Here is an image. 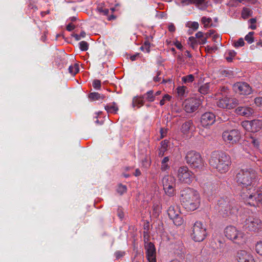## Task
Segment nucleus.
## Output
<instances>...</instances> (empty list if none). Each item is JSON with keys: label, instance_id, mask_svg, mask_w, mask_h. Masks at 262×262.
<instances>
[{"label": "nucleus", "instance_id": "f257e3e1", "mask_svg": "<svg viewBox=\"0 0 262 262\" xmlns=\"http://www.w3.org/2000/svg\"><path fill=\"white\" fill-rule=\"evenodd\" d=\"M210 165L220 173H225L230 168L231 159L227 154L222 151H214L209 159Z\"/></svg>", "mask_w": 262, "mask_h": 262}, {"label": "nucleus", "instance_id": "f03ea898", "mask_svg": "<svg viewBox=\"0 0 262 262\" xmlns=\"http://www.w3.org/2000/svg\"><path fill=\"white\" fill-rule=\"evenodd\" d=\"M180 200L187 210L192 211L200 206L201 198L198 191L187 187L181 191Z\"/></svg>", "mask_w": 262, "mask_h": 262}, {"label": "nucleus", "instance_id": "7ed1b4c3", "mask_svg": "<svg viewBox=\"0 0 262 262\" xmlns=\"http://www.w3.org/2000/svg\"><path fill=\"white\" fill-rule=\"evenodd\" d=\"M257 178V173L252 168L240 170L236 176V182L243 188H253Z\"/></svg>", "mask_w": 262, "mask_h": 262}, {"label": "nucleus", "instance_id": "20e7f679", "mask_svg": "<svg viewBox=\"0 0 262 262\" xmlns=\"http://www.w3.org/2000/svg\"><path fill=\"white\" fill-rule=\"evenodd\" d=\"M224 234L228 239L236 244H243L245 242L244 233L234 226H227L224 229Z\"/></svg>", "mask_w": 262, "mask_h": 262}, {"label": "nucleus", "instance_id": "39448f33", "mask_svg": "<svg viewBox=\"0 0 262 262\" xmlns=\"http://www.w3.org/2000/svg\"><path fill=\"white\" fill-rule=\"evenodd\" d=\"M185 159L186 163L193 169H200L204 166L201 155L195 151H188L186 155Z\"/></svg>", "mask_w": 262, "mask_h": 262}, {"label": "nucleus", "instance_id": "423d86ee", "mask_svg": "<svg viewBox=\"0 0 262 262\" xmlns=\"http://www.w3.org/2000/svg\"><path fill=\"white\" fill-rule=\"evenodd\" d=\"M251 188L247 189V192L243 193V199L247 205L254 207L259 206L262 204L261 199L258 195L257 189L252 190Z\"/></svg>", "mask_w": 262, "mask_h": 262}, {"label": "nucleus", "instance_id": "0eeeda50", "mask_svg": "<svg viewBox=\"0 0 262 262\" xmlns=\"http://www.w3.org/2000/svg\"><path fill=\"white\" fill-rule=\"evenodd\" d=\"M176 177L180 183L190 184L194 180L195 175L187 166H183L178 169Z\"/></svg>", "mask_w": 262, "mask_h": 262}, {"label": "nucleus", "instance_id": "6e6552de", "mask_svg": "<svg viewBox=\"0 0 262 262\" xmlns=\"http://www.w3.org/2000/svg\"><path fill=\"white\" fill-rule=\"evenodd\" d=\"M219 213L224 217H226L230 215L235 213L237 209L234 204L228 201L222 200L219 202Z\"/></svg>", "mask_w": 262, "mask_h": 262}, {"label": "nucleus", "instance_id": "1a4fd4ad", "mask_svg": "<svg viewBox=\"0 0 262 262\" xmlns=\"http://www.w3.org/2000/svg\"><path fill=\"white\" fill-rule=\"evenodd\" d=\"M207 235L206 230L203 224L200 222H196L192 227L191 236L192 238L197 242L203 241Z\"/></svg>", "mask_w": 262, "mask_h": 262}, {"label": "nucleus", "instance_id": "9d476101", "mask_svg": "<svg viewBox=\"0 0 262 262\" xmlns=\"http://www.w3.org/2000/svg\"><path fill=\"white\" fill-rule=\"evenodd\" d=\"M163 189L165 193L169 196L176 194V179L170 175L164 176L162 180Z\"/></svg>", "mask_w": 262, "mask_h": 262}, {"label": "nucleus", "instance_id": "9b49d317", "mask_svg": "<svg viewBox=\"0 0 262 262\" xmlns=\"http://www.w3.org/2000/svg\"><path fill=\"white\" fill-rule=\"evenodd\" d=\"M222 137L223 141L227 144L234 145L239 142L241 135L238 130L233 129L223 132Z\"/></svg>", "mask_w": 262, "mask_h": 262}, {"label": "nucleus", "instance_id": "f8f14e48", "mask_svg": "<svg viewBox=\"0 0 262 262\" xmlns=\"http://www.w3.org/2000/svg\"><path fill=\"white\" fill-rule=\"evenodd\" d=\"M245 225L250 231H257L262 228V222L256 217L248 216L245 221Z\"/></svg>", "mask_w": 262, "mask_h": 262}, {"label": "nucleus", "instance_id": "ddd939ff", "mask_svg": "<svg viewBox=\"0 0 262 262\" xmlns=\"http://www.w3.org/2000/svg\"><path fill=\"white\" fill-rule=\"evenodd\" d=\"M238 100L234 98H229L226 96L220 99L217 102V106L220 108L232 109L238 104Z\"/></svg>", "mask_w": 262, "mask_h": 262}, {"label": "nucleus", "instance_id": "4468645a", "mask_svg": "<svg viewBox=\"0 0 262 262\" xmlns=\"http://www.w3.org/2000/svg\"><path fill=\"white\" fill-rule=\"evenodd\" d=\"M167 213L169 218L172 220L176 226L181 225L183 220L180 216V212L177 207L171 206L167 210Z\"/></svg>", "mask_w": 262, "mask_h": 262}, {"label": "nucleus", "instance_id": "2eb2a0df", "mask_svg": "<svg viewBox=\"0 0 262 262\" xmlns=\"http://www.w3.org/2000/svg\"><path fill=\"white\" fill-rule=\"evenodd\" d=\"M242 125L246 130L254 133L260 129L262 127V122L260 120L245 121L242 123Z\"/></svg>", "mask_w": 262, "mask_h": 262}, {"label": "nucleus", "instance_id": "dca6fc26", "mask_svg": "<svg viewBox=\"0 0 262 262\" xmlns=\"http://www.w3.org/2000/svg\"><path fill=\"white\" fill-rule=\"evenodd\" d=\"M234 92L240 95H248L252 93V88L245 82H236L233 85Z\"/></svg>", "mask_w": 262, "mask_h": 262}, {"label": "nucleus", "instance_id": "f3484780", "mask_svg": "<svg viewBox=\"0 0 262 262\" xmlns=\"http://www.w3.org/2000/svg\"><path fill=\"white\" fill-rule=\"evenodd\" d=\"M200 105V100L194 98H190L185 100L183 103L185 111L188 113L195 112L197 110Z\"/></svg>", "mask_w": 262, "mask_h": 262}, {"label": "nucleus", "instance_id": "a211bd4d", "mask_svg": "<svg viewBox=\"0 0 262 262\" xmlns=\"http://www.w3.org/2000/svg\"><path fill=\"white\" fill-rule=\"evenodd\" d=\"M146 256L148 262H156V252L154 245L148 243L145 245Z\"/></svg>", "mask_w": 262, "mask_h": 262}, {"label": "nucleus", "instance_id": "6ab92c4d", "mask_svg": "<svg viewBox=\"0 0 262 262\" xmlns=\"http://www.w3.org/2000/svg\"><path fill=\"white\" fill-rule=\"evenodd\" d=\"M215 121V115L211 112L203 114L201 117V124L205 127L212 125Z\"/></svg>", "mask_w": 262, "mask_h": 262}, {"label": "nucleus", "instance_id": "aec40b11", "mask_svg": "<svg viewBox=\"0 0 262 262\" xmlns=\"http://www.w3.org/2000/svg\"><path fill=\"white\" fill-rule=\"evenodd\" d=\"M237 257L238 262H255L253 255L245 250H239Z\"/></svg>", "mask_w": 262, "mask_h": 262}, {"label": "nucleus", "instance_id": "412c9836", "mask_svg": "<svg viewBox=\"0 0 262 262\" xmlns=\"http://www.w3.org/2000/svg\"><path fill=\"white\" fill-rule=\"evenodd\" d=\"M235 113L241 116L249 117L253 113V110L248 106H239L236 108Z\"/></svg>", "mask_w": 262, "mask_h": 262}, {"label": "nucleus", "instance_id": "4be33fe9", "mask_svg": "<svg viewBox=\"0 0 262 262\" xmlns=\"http://www.w3.org/2000/svg\"><path fill=\"white\" fill-rule=\"evenodd\" d=\"M194 127L192 122L191 121H188L182 124L181 130L183 134L188 136L194 130Z\"/></svg>", "mask_w": 262, "mask_h": 262}, {"label": "nucleus", "instance_id": "5701e85b", "mask_svg": "<svg viewBox=\"0 0 262 262\" xmlns=\"http://www.w3.org/2000/svg\"><path fill=\"white\" fill-rule=\"evenodd\" d=\"M104 108L108 113L116 114L118 111V107L115 102L107 104L105 106Z\"/></svg>", "mask_w": 262, "mask_h": 262}, {"label": "nucleus", "instance_id": "b1692460", "mask_svg": "<svg viewBox=\"0 0 262 262\" xmlns=\"http://www.w3.org/2000/svg\"><path fill=\"white\" fill-rule=\"evenodd\" d=\"M89 98L91 101L103 100L106 96L97 92H92L89 95Z\"/></svg>", "mask_w": 262, "mask_h": 262}, {"label": "nucleus", "instance_id": "393cba45", "mask_svg": "<svg viewBox=\"0 0 262 262\" xmlns=\"http://www.w3.org/2000/svg\"><path fill=\"white\" fill-rule=\"evenodd\" d=\"M168 147V142L166 140L162 141L161 143V147L159 149L158 155L159 157H162L167 151Z\"/></svg>", "mask_w": 262, "mask_h": 262}, {"label": "nucleus", "instance_id": "a878e982", "mask_svg": "<svg viewBox=\"0 0 262 262\" xmlns=\"http://www.w3.org/2000/svg\"><path fill=\"white\" fill-rule=\"evenodd\" d=\"M144 98L143 96L142 97H135L133 100V107L137 106L140 107L144 104Z\"/></svg>", "mask_w": 262, "mask_h": 262}, {"label": "nucleus", "instance_id": "bb28decb", "mask_svg": "<svg viewBox=\"0 0 262 262\" xmlns=\"http://www.w3.org/2000/svg\"><path fill=\"white\" fill-rule=\"evenodd\" d=\"M177 93L180 98L186 97L187 93V88L185 86H178L177 88Z\"/></svg>", "mask_w": 262, "mask_h": 262}, {"label": "nucleus", "instance_id": "cd10ccee", "mask_svg": "<svg viewBox=\"0 0 262 262\" xmlns=\"http://www.w3.org/2000/svg\"><path fill=\"white\" fill-rule=\"evenodd\" d=\"M143 97L148 102H153L155 99L154 91L152 90L148 91Z\"/></svg>", "mask_w": 262, "mask_h": 262}, {"label": "nucleus", "instance_id": "c85d7f7f", "mask_svg": "<svg viewBox=\"0 0 262 262\" xmlns=\"http://www.w3.org/2000/svg\"><path fill=\"white\" fill-rule=\"evenodd\" d=\"M252 14V10L248 8H244L242 11V17L244 19H247L249 17L251 16Z\"/></svg>", "mask_w": 262, "mask_h": 262}, {"label": "nucleus", "instance_id": "c756f323", "mask_svg": "<svg viewBox=\"0 0 262 262\" xmlns=\"http://www.w3.org/2000/svg\"><path fill=\"white\" fill-rule=\"evenodd\" d=\"M169 160V158L168 157L164 158L162 160L161 167V169L162 171H165L169 168V166L168 164Z\"/></svg>", "mask_w": 262, "mask_h": 262}, {"label": "nucleus", "instance_id": "7c9ffc66", "mask_svg": "<svg viewBox=\"0 0 262 262\" xmlns=\"http://www.w3.org/2000/svg\"><path fill=\"white\" fill-rule=\"evenodd\" d=\"M210 83H206L202 85L199 89V92L202 94H207L210 90Z\"/></svg>", "mask_w": 262, "mask_h": 262}, {"label": "nucleus", "instance_id": "2f4dec72", "mask_svg": "<svg viewBox=\"0 0 262 262\" xmlns=\"http://www.w3.org/2000/svg\"><path fill=\"white\" fill-rule=\"evenodd\" d=\"M69 73L72 75H75L79 72V66L77 64L71 65L69 68Z\"/></svg>", "mask_w": 262, "mask_h": 262}, {"label": "nucleus", "instance_id": "473e14b6", "mask_svg": "<svg viewBox=\"0 0 262 262\" xmlns=\"http://www.w3.org/2000/svg\"><path fill=\"white\" fill-rule=\"evenodd\" d=\"M188 43L192 49H194L197 47L198 42L197 39L194 37L191 36L188 38Z\"/></svg>", "mask_w": 262, "mask_h": 262}, {"label": "nucleus", "instance_id": "72a5a7b5", "mask_svg": "<svg viewBox=\"0 0 262 262\" xmlns=\"http://www.w3.org/2000/svg\"><path fill=\"white\" fill-rule=\"evenodd\" d=\"M192 4L195 5L201 9H204L206 7L205 0H193Z\"/></svg>", "mask_w": 262, "mask_h": 262}, {"label": "nucleus", "instance_id": "f704fd0d", "mask_svg": "<svg viewBox=\"0 0 262 262\" xmlns=\"http://www.w3.org/2000/svg\"><path fill=\"white\" fill-rule=\"evenodd\" d=\"M201 22L204 25V27L207 28L211 26L210 24L212 23V19L211 18L203 17L201 18Z\"/></svg>", "mask_w": 262, "mask_h": 262}, {"label": "nucleus", "instance_id": "c9c22d12", "mask_svg": "<svg viewBox=\"0 0 262 262\" xmlns=\"http://www.w3.org/2000/svg\"><path fill=\"white\" fill-rule=\"evenodd\" d=\"M218 49L217 45H214L213 46H207L205 47V51L209 54H212L214 53Z\"/></svg>", "mask_w": 262, "mask_h": 262}, {"label": "nucleus", "instance_id": "e433bc0d", "mask_svg": "<svg viewBox=\"0 0 262 262\" xmlns=\"http://www.w3.org/2000/svg\"><path fill=\"white\" fill-rule=\"evenodd\" d=\"M194 79V76L192 74H190L182 78V81L185 83H190L193 81Z\"/></svg>", "mask_w": 262, "mask_h": 262}, {"label": "nucleus", "instance_id": "4c0bfd02", "mask_svg": "<svg viewBox=\"0 0 262 262\" xmlns=\"http://www.w3.org/2000/svg\"><path fill=\"white\" fill-rule=\"evenodd\" d=\"M172 98V97L168 95V94H165L164 95L162 99L160 101V105L161 106H162L164 105L167 102L170 101Z\"/></svg>", "mask_w": 262, "mask_h": 262}, {"label": "nucleus", "instance_id": "58836bf2", "mask_svg": "<svg viewBox=\"0 0 262 262\" xmlns=\"http://www.w3.org/2000/svg\"><path fill=\"white\" fill-rule=\"evenodd\" d=\"M248 142L250 143H251L255 148H258L259 147L260 142L257 139L254 137H251L249 139Z\"/></svg>", "mask_w": 262, "mask_h": 262}, {"label": "nucleus", "instance_id": "ea45409f", "mask_svg": "<svg viewBox=\"0 0 262 262\" xmlns=\"http://www.w3.org/2000/svg\"><path fill=\"white\" fill-rule=\"evenodd\" d=\"M150 43L148 40L145 41L143 46L141 47V49L146 52H149L150 51Z\"/></svg>", "mask_w": 262, "mask_h": 262}, {"label": "nucleus", "instance_id": "a19ab883", "mask_svg": "<svg viewBox=\"0 0 262 262\" xmlns=\"http://www.w3.org/2000/svg\"><path fill=\"white\" fill-rule=\"evenodd\" d=\"M255 249L256 253L259 255L262 256V241L257 242Z\"/></svg>", "mask_w": 262, "mask_h": 262}, {"label": "nucleus", "instance_id": "79ce46f5", "mask_svg": "<svg viewBox=\"0 0 262 262\" xmlns=\"http://www.w3.org/2000/svg\"><path fill=\"white\" fill-rule=\"evenodd\" d=\"M253 35L254 32H250L247 35H246L245 39L247 41L248 43H251L254 41Z\"/></svg>", "mask_w": 262, "mask_h": 262}, {"label": "nucleus", "instance_id": "37998d69", "mask_svg": "<svg viewBox=\"0 0 262 262\" xmlns=\"http://www.w3.org/2000/svg\"><path fill=\"white\" fill-rule=\"evenodd\" d=\"M187 26L190 28L192 29L193 30H196L199 28V23L196 21H189L187 24Z\"/></svg>", "mask_w": 262, "mask_h": 262}, {"label": "nucleus", "instance_id": "c03bdc74", "mask_svg": "<svg viewBox=\"0 0 262 262\" xmlns=\"http://www.w3.org/2000/svg\"><path fill=\"white\" fill-rule=\"evenodd\" d=\"M79 48L81 51H87L89 48V44L86 41H82L79 43Z\"/></svg>", "mask_w": 262, "mask_h": 262}, {"label": "nucleus", "instance_id": "a18cd8bd", "mask_svg": "<svg viewBox=\"0 0 262 262\" xmlns=\"http://www.w3.org/2000/svg\"><path fill=\"white\" fill-rule=\"evenodd\" d=\"M245 42L242 38L238 39L237 41L234 42V46L235 48H238L244 46Z\"/></svg>", "mask_w": 262, "mask_h": 262}, {"label": "nucleus", "instance_id": "49530a36", "mask_svg": "<svg viewBox=\"0 0 262 262\" xmlns=\"http://www.w3.org/2000/svg\"><path fill=\"white\" fill-rule=\"evenodd\" d=\"M126 190H127V188L125 186L123 185H119L118 186L117 191L118 193H119L121 195V194H123L124 193H125L126 191Z\"/></svg>", "mask_w": 262, "mask_h": 262}, {"label": "nucleus", "instance_id": "de8ad7c7", "mask_svg": "<svg viewBox=\"0 0 262 262\" xmlns=\"http://www.w3.org/2000/svg\"><path fill=\"white\" fill-rule=\"evenodd\" d=\"M93 86L95 89L100 90L101 86L100 80L98 79L94 80L93 82Z\"/></svg>", "mask_w": 262, "mask_h": 262}, {"label": "nucleus", "instance_id": "09e8293b", "mask_svg": "<svg viewBox=\"0 0 262 262\" xmlns=\"http://www.w3.org/2000/svg\"><path fill=\"white\" fill-rule=\"evenodd\" d=\"M125 254V252L122 251H117L114 254L116 258L117 259L123 257Z\"/></svg>", "mask_w": 262, "mask_h": 262}, {"label": "nucleus", "instance_id": "8fccbe9b", "mask_svg": "<svg viewBox=\"0 0 262 262\" xmlns=\"http://www.w3.org/2000/svg\"><path fill=\"white\" fill-rule=\"evenodd\" d=\"M221 95L223 96H226L228 93V90L226 86H222L220 89Z\"/></svg>", "mask_w": 262, "mask_h": 262}, {"label": "nucleus", "instance_id": "3c124183", "mask_svg": "<svg viewBox=\"0 0 262 262\" xmlns=\"http://www.w3.org/2000/svg\"><path fill=\"white\" fill-rule=\"evenodd\" d=\"M98 11L101 14L107 15L109 13V10L106 8H103L102 7L98 8Z\"/></svg>", "mask_w": 262, "mask_h": 262}, {"label": "nucleus", "instance_id": "603ef678", "mask_svg": "<svg viewBox=\"0 0 262 262\" xmlns=\"http://www.w3.org/2000/svg\"><path fill=\"white\" fill-rule=\"evenodd\" d=\"M254 103L256 106L262 107V97H259L255 98Z\"/></svg>", "mask_w": 262, "mask_h": 262}, {"label": "nucleus", "instance_id": "864d4df0", "mask_svg": "<svg viewBox=\"0 0 262 262\" xmlns=\"http://www.w3.org/2000/svg\"><path fill=\"white\" fill-rule=\"evenodd\" d=\"M249 22L251 24L250 28L252 30H255L256 28V26L255 23L256 22V19L255 18H251L249 20Z\"/></svg>", "mask_w": 262, "mask_h": 262}, {"label": "nucleus", "instance_id": "5fc2aeb1", "mask_svg": "<svg viewBox=\"0 0 262 262\" xmlns=\"http://www.w3.org/2000/svg\"><path fill=\"white\" fill-rule=\"evenodd\" d=\"M213 41L215 43H221L222 38L218 34H214L212 37Z\"/></svg>", "mask_w": 262, "mask_h": 262}, {"label": "nucleus", "instance_id": "6e6d98bb", "mask_svg": "<svg viewBox=\"0 0 262 262\" xmlns=\"http://www.w3.org/2000/svg\"><path fill=\"white\" fill-rule=\"evenodd\" d=\"M229 55L230 56V57H226V59L228 61H231L232 58L235 56L236 53L234 51H230L228 52Z\"/></svg>", "mask_w": 262, "mask_h": 262}, {"label": "nucleus", "instance_id": "4d7b16f0", "mask_svg": "<svg viewBox=\"0 0 262 262\" xmlns=\"http://www.w3.org/2000/svg\"><path fill=\"white\" fill-rule=\"evenodd\" d=\"M167 133V129L166 128H162L160 130L161 138H164Z\"/></svg>", "mask_w": 262, "mask_h": 262}, {"label": "nucleus", "instance_id": "13d9d810", "mask_svg": "<svg viewBox=\"0 0 262 262\" xmlns=\"http://www.w3.org/2000/svg\"><path fill=\"white\" fill-rule=\"evenodd\" d=\"M207 37L206 36V37H204V36L202 38L198 40V43H199L200 45L205 44L207 42Z\"/></svg>", "mask_w": 262, "mask_h": 262}, {"label": "nucleus", "instance_id": "bf43d9fd", "mask_svg": "<svg viewBox=\"0 0 262 262\" xmlns=\"http://www.w3.org/2000/svg\"><path fill=\"white\" fill-rule=\"evenodd\" d=\"M160 75L161 72L158 71L157 73V76L154 78V81L155 82H159L161 80V77H160Z\"/></svg>", "mask_w": 262, "mask_h": 262}, {"label": "nucleus", "instance_id": "052dcab7", "mask_svg": "<svg viewBox=\"0 0 262 262\" xmlns=\"http://www.w3.org/2000/svg\"><path fill=\"white\" fill-rule=\"evenodd\" d=\"M102 114V112H99L98 113H97L96 114V116L95 117V118H96V120L95 121V123L98 125H101L103 123V121H101L100 122L99 121V120L98 119V117L99 115L101 114Z\"/></svg>", "mask_w": 262, "mask_h": 262}, {"label": "nucleus", "instance_id": "680f3d73", "mask_svg": "<svg viewBox=\"0 0 262 262\" xmlns=\"http://www.w3.org/2000/svg\"><path fill=\"white\" fill-rule=\"evenodd\" d=\"M204 34L202 32L199 31L195 34V37H194L196 39L198 38L199 40L204 37Z\"/></svg>", "mask_w": 262, "mask_h": 262}, {"label": "nucleus", "instance_id": "e2e57ef3", "mask_svg": "<svg viewBox=\"0 0 262 262\" xmlns=\"http://www.w3.org/2000/svg\"><path fill=\"white\" fill-rule=\"evenodd\" d=\"M75 28V26L72 23L69 24L67 26V30L69 31H71Z\"/></svg>", "mask_w": 262, "mask_h": 262}, {"label": "nucleus", "instance_id": "0e129e2a", "mask_svg": "<svg viewBox=\"0 0 262 262\" xmlns=\"http://www.w3.org/2000/svg\"><path fill=\"white\" fill-rule=\"evenodd\" d=\"M176 28L173 24H170L168 25V30L170 32H174L175 31Z\"/></svg>", "mask_w": 262, "mask_h": 262}, {"label": "nucleus", "instance_id": "69168bd1", "mask_svg": "<svg viewBox=\"0 0 262 262\" xmlns=\"http://www.w3.org/2000/svg\"><path fill=\"white\" fill-rule=\"evenodd\" d=\"M174 45L175 46L179 49L180 50H181L183 48V46L182 45V44L181 43V42H180L179 41H176L175 43H174Z\"/></svg>", "mask_w": 262, "mask_h": 262}, {"label": "nucleus", "instance_id": "338daca9", "mask_svg": "<svg viewBox=\"0 0 262 262\" xmlns=\"http://www.w3.org/2000/svg\"><path fill=\"white\" fill-rule=\"evenodd\" d=\"M193 1V0H181V2L184 5H188L189 4H192Z\"/></svg>", "mask_w": 262, "mask_h": 262}, {"label": "nucleus", "instance_id": "774afa93", "mask_svg": "<svg viewBox=\"0 0 262 262\" xmlns=\"http://www.w3.org/2000/svg\"><path fill=\"white\" fill-rule=\"evenodd\" d=\"M214 33H215V31L214 30H209V31L208 33H207L205 34V35L207 36V37H208V36H210L214 34Z\"/></svg>", "mask_w": 262, "mask_h": 262}]
</instances>
